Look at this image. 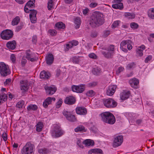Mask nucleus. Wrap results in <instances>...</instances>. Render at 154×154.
<instances>
[{
  "instance_id": "1",
  "label": "nucleus",
  "mask_w": 154,
  "mask_h": 154,
  "mask_svg": "<svg viewBox=\"0 0 154 154\" xmlns=\"http://www.w3.org/2000/svg\"><path fill=\"white\" fill-rule=\"evenodd\" d=\"M104 22L103 14L99 12H96L91 16L89 24L92 27H96L102 25Z\"/></svg>"
},
{
  "instance_id": "2",
  "label": "nucleus",
  "mask_w": 154,
  "mask_h": 154,
  "mask_svg": "<svg viewBox=\"0 0 154 154\" xmlns=\"http://www.w3.org/2000/svg\"><path fill=\"white\" fill-rule=\"evenodd\" d=\"M101 120L104 123L112 125L116 121L114 115L109 112H105L100 115Z\"/></svg>"
},
{
  "instance_id": "3",
  "label": "nucleus",
  "mask_w": 154,
  "mask_h": 154,
  "mask_svg": "<svg viewBox=\"0 0 154 154\" xmlns=\"http://www.w3.org/2000/svg\"><path fill=\"white\" fill-rule=\"evenodd\" d=\"M54 127V129L51 132V134L53 137H58L63 135V132L61 129L59 125H55Z\"/></svg>"
},
{
  "instance_id": "4",
  "label": "nucleus",
  "mask_w": 154,
  "mask_h": 154,
  "mask_svg": "<svg viewBox=\"0 0 154 154\" xmlns=\"http://www.w3.org/2000/svg\"><path fill=\"white\" fill-rule=\"evenodd\" d=\"M103 103L104 105L108 108L115 107L117 104V103L111 98L103 99Z\"/></svg>"
},
{
  "instance_id": "5",
  "label": "nucleus",
  "mask_w": 154,
  "mask_h": 154,
  "mask_svg": "<svg viewBox=\"0 0 154 154\" xmlns=\"http://www.w3.org/2000/svg\"><path fill=\"white\" fill-rule=\"evenodd\" d=\"M13 35V32L11 30L6 29L2 32L1 34V36L2 39L8 40L11 38Z\"/></svg>"
},
{
  "instance_id": "6",
  "label": "nucleus",
  "mask_w": 154,
  "mask_h": 154,
  "mask_svg": "<svg viewBox=\"0 0 154 154\" xmlns=\"http://www.w3.org/2000/svg\"><path fill=\"white\" fill-rule=\"evenodd\" d=\"M85 85L81 84L79 85H73L71 87L72 91L77 93H82L85 89Z\"/></svg>"
},
{
  "instance_id": "7",
  "label": "nucleus",
  "mask_w": 154,
  "mask_h": 154,
  "mask_svg": "<svg viewBox=\"0 0 154 154\" xmlns=\"http://www.w3.org/2000/svg\"><path fill=\"white\" fill-rule=\"evenodd\" d=\"M63 115L67 120L71 122H75L76 121L75 116L73 115L70 112L64 110L63 112Z\"/></svg>"
},
{
  "instance_id": "8",
  "label": "nucleus",
  "mask_w": 154,
  "mask_h": 154,
  "mask_svg": "<svg viewBox=\"0 0 154 154\" xmlns=\"http://www.w3.org/2000/svg\"><path fill=\"white\" fill-rule=\"evenodd\" d=\"M123 137L122 135H116L114 137L113 146L117 147L120 146L123 142Z\"/></svg>"
},
{
  "instance_id": "9",
  "label": "nucleus",
  "mask_w": 154,
  "mask_h": 154,
  "mask_svg": "<svg viewBox=\"0 0 154 154\" xmlns=\"http://www.w3.org/2000/svg\"><path fill=\"white\" fill-rule=\"evenodd\" d=\"M37 12L35 10H29V20L32 23H35L37 21L36 15Z\"/></svg>"
},
{
  "instance_id": "10",
  "label": "nucleus",
  "mask_w": 154,
  "mask_h": 154,
  "mask_svg": "<svg viewBox=\"0 0 154 154\" xmlns=\"http://www.w3.org/2000/svg\"><path fill=\"white\" fill-rule=\"evenodd\" d=\"M20 88L23 92H26L28 89V81L27 80H24L20 82Z\"/></svg>"
},
{
  "instance_id": "11",
  "label": "nucleus",
  "mask_w": 154,
  "mask_h": 154,
  "mask_svg": "<svg viewBox=\"0 0 154 154\" xmlns=\"http://www.w3.org/2000/svg\"><path fill=\"white\" fill-rule=\"evenodd\" d=\"M46 93L48 95L54 94L57 91V88L54 86H45V87Z\"/></svg>"
},
{
  "instance_id": "12",
  "label": "nucleus",
  "mask_w": 154,
  "mask_h": 154,
  "mask_svg": "<svg viewBox=\"0 0 154 154\" xmlns=\"http://www.w3.org/2000/svg\"><path fill=\"white\" fill-rule=\"evenodd\" d=\"M117 86L115 85H109L107 90L106 94L107 95L111 96L116 91Z\"/></svg>"
},
{
  "instance_id": "13",
  "label": "nucleus",
  "mask_w": 154,
  "mask_h": 154,
  "mask_svg": "<svg viewBox=\"0 0 154 154\" xmlns=\"http://www.w3.org/2000/svg\"><path fill=\"white\" fill-rule=\"evenodd\" d=\"M75 98L72 96L66 97L64 100L65 103L68 105L73 104L75 103Z\"/></svg>"
},
{
  "instance_id": "14",
  "label": "nucleus",
  "mask_w": 154,
  "mask_h": 154,
  "mask_svg": "<svg viewBox=\"0 0 154 154\" xmlns=\"http://www.w3.org/2000/svg\"><path fill=\"white\" fill-rule=\"evenodd\" d=\"M76 113L79 115H85L87 113L86 109L84 107H78L75 109Z\"/></svg>"
},
{
  "instance_id": "15",
  "label": "nucleus",
  "mask_w": 154,
  "mask_h": 154,
  "mask_svg": "<svg viewBox=\"0 0 154 154\" xmlns=\"http://www.w3.org/2000/svg\"><path fill=\"white\" fill-rule=\"evenodd\" d=\"M122 0H115V4L112 5V7L116 9H121L123 8V5L121 2Z\"/></svg>"
},
{
  "instance_id": "16",
  "label": "nucleus",
  "mask_w": 154,
  "mask_h": 154,
  "mask_svg": "<svg viewBox=\"0 0 154 154\" xmlns=\"http://www.w3.org/2000/svg\"><path fill=\"white\" fill-rule=\"evenodd\" d=\"M129 83L132 87L136 88L139 83V81L135 78H133L129 81Z\"/></svg>"
},
{
  "instance_id": "17",
  "label": "nucleus",
  "mask_w": 154,
  "mask_h": 154,
  "mask_svg": "<svg viewBox=\"0 0 154 154\" xmlns=\"http://www.w3.org/2000/svg\"><path fill=\"white\" fill-rule=\"evenodd\" d=\"M55 98L54 97H48L46 98L43 102V105L44 107L46 108L48 107V106L51 103L52 101H54Z\"/></svg>"
},
{
  "instance_id": "18",
  "label": "nucleus",
  "mask_w": 154,
  "mask_h": 154,
  "mask_svg": "<svg viewBox=\"0 0 154 154\" xmlns=\"http://www.w3.org/2000/svg\"><path fill=\"white\" fill-rule=\"evenodd\" d=\"M78 44V42L75 40H73L69 42L66 45V47L65 50L66 51H68L69 49L72 48L73 46H75Z\"/></svg>"
},
{
  "instance_id": "19",
  "label": "nucleus",
  "mask_w": 154,
  "mask_h": 154,
  "mask_svg": "<svg viewBox=\"0 0 154 154\" xmlns=\"http://www.w3.org/2000/svg\"><path fill=\"white\" fill-rule=\"evenodd\" d=\"M130 91H124L121 94V99L122 100H124L128 98L130 96Z\"/></svg>"
},
{
  "instance_id": "20",
  "label": "nucleus",
  "mask_w": 154,
  "mask_h": 154,
  "mask_svg": "<svg viewBox=\"0 0 154 154\" xmlns=\"http://www.w3.org/2000/svg\"><path fill=\"white\" fill-rule=\"evenodd\" d=\"M54 58L53 55L51 54H47L46 56V60L47 63L48 65L51 64L54 61Z\"/></svg>"
},
{
  "instance_id": "21",
  "label": "nucleus",
  "mask_w": 154,
  "mask_h": 154,
  "mask_svg": "<svg viewBox=\"0 0 154 154\" xmlns=\"http://www.w3.org/2000/svg\"><path fill=\"white\" fill-rule=\"evenodd\" d=\"M6 46L8 48L11 50H14L16 46V42L14 40L9 41L7 43Z\"/></svg>"
},
{
  "instance_id": "22",
  "label": "nucleus",
  "mask_w": 154,
  "mask_h": 154,
  "mask_svg": "<svg viewBox=\"0 0 154 154\" xmlns=\"http://www.w3.org/2000/svg\"><path fill=\"white\" fill-rule=\"evenodd\" d=\"M128 40L122 41L120 44V48L122 51L127 53L128 51L126 48V45H127Z\"/></svg>"
},
{
  "instance_id": "23",
  "label": "nucleus",
  "mask_w": 154,
  "mask_h": 154,
  "mask_svg": "<svg viewBox=\"0 0 154 154\" xmlns=\"http://www.w3.org/2000/svg\"><path fill=\"white\" fill-rule=\"evenodd\" d=\"M0 73L2 76H6L10 73L9 68H0Z\"/></svg>"
},
{
  "instance_id": "24",
  "label": "nucleus",
  "mask_w": 154,
  "mask_h": 154,
  "mask_svg": "<svg viewBox=\"0 0 154 154\" xmlns=\"http://www.w3.org/2000/svg\"><path fill=\"white\" fill-rule=\"evenodd\" d=\"M22 154H29V142H27L21 150Z\"/></svg>"
},
{
  "instance_id": "25",
  "label": "nucleus",
  "mask_w": 154,
  "mask_h": 154,
  "mask_svg": "<svg viewBox=\"0 0 154 154\" xmlns=\"http://www.w3.org/2000/svg\"><path fill=\"white\" fill-rule=\"evenodd\" d=\"M50 75V74L49 72L43 71L40 73V77L42 79H48L49 78Z\"/></svg>"
},
{
  "instance_id": "26",
  "label": "nucleus",
  "mask_w": 154,
  "mask_h": 154,
  "mask_svg": "<svg viewBox=\"0 0 154 154\" xmlns=\"http://www.w3.org/2000/svg\"><path fill=\"white\" fill-rule=\"evenodd\" d=\"M38 152L41 154H48L51 152V150L44 148L38 149Z\"/></svg>"
},
{
  "instance_id": "27",
  "label": "nucleus",
  "mask_w": 154,
  "mask_h": 154,
  "mask_svg": "<svg viewBox=\"0 0 154 154\" xmlns=\"http://www.w3.org/2000/svg\"><path fill=\"white\" fill-rule=\"evenodd\" d=\"M74 23L75 25V28L76 29H78L81 25V20L80 18L79 17H77L74 20Z\"/></svg>"
},
{
  "instance_id": "28",
  "label": "nucleus",
  "mask_w": 154,
  "mask_h": 154,
  "mask_svg": "<svg viewBox=\"0 0 154 154\" xmlns=\"http://www.w3.org/2000/svg\"><path fill=\"white\" fill-rule=\"evenodd\" d=\"M83 144H85L86 146H88L90 145H93L94 144V141L90 139H86L82 142Z\"/></svg>"
},
{
  "instance_id": "29",
  "label": "nucleus",
  "mask_w": 154,
  "mask_h": 154,
  "mask_svg": "<svg viewBox=\"0 0 154 154\" xmlns=\"http://www.w3.org/2000/svg\"><path fill=\"white\" fill-rule=\"evenodd\" d=\"M93 74L96 75H100L101 72V71L100 68H93L92 70Z\"/></svg>"
},
{
  "instance_id": "30",
  "label": "nucleus",
  "mask_w": 154,
  "mask_h": 154,
  "mask_svg": "<svg viewBox=\"0 0 154 154\" xmlns=\"http://www.w3.org/2000/svg\"><path fill=\"white\" fill-rule=\"evenodd\" d=\"M75 131L76 132H85L86 131L84 126L79 125L75 129Z\"/></svg>"
},
{
  "instance_id": "31",
  "label": "nucleus",
  "mask_w": 154,
  "mask_h": 154,
  "mask_svg": "<svg viewBox=\"0 0 154 154\" xmlns=\"http://www.w3.org/2000/svg\"><path fill=\"white\" fill-rule=\"evenodd\" d=\"M124 16L125 17L128 19H132L135 18V14L134 13L126 12L125 13Z\"/></svg>"
},
{
  "instance_id": "32",
  "label": "nucleus",
  "mask_w": 154,
  "mask_h": 154,
  "mask_svg": "<svg viewBox=\"0 0 154 154\" xmlns=\"http://www.w3.org/2000/svg\"><path fill=\"white\" fill-rule=\"evenodd\" d=\"M149 17L154 19V8H151L149 10L148 12Z\"/></svg>"
},
{
  "instance_id": "33",
  "label": "nucleus",
  "mask_w": 154,
  "mask_h": 154,
  "mask_svg": "<svg viewBox=\"0 0 154 154\" xmlns=\"http://www.w3.org/2000/svg\"><path fill=\"white\" fill-rule=\"evenodd\" d=\"M56 27L58 29H64L65 28V25L62 22H59L55 25Z\"/></svg>"
},
{
  "instance_id": "34",
  "label": "nucleus",
  "mask_w": 154,
  "mask_h": 154,
  "mask_svg": "<svg viewBox=\"0 0 154 154\" xmlns=\"http://www.w3.org/2000/svg\"><path fill=\"white\" fill-rule=\"evenodd\" d=\"M20 21V18L18 16H17L12 20L11 22L13 26H15L18 24Z\"/></svg>"
},
{
  "instance_id": "35",
  "label": "nucleus",
  "mask_w": 154,
  "mask_h": 154,
  "mask_svg": "<svg viewBox=\"0 0 154 154\" xmlns=\"http://www.w3.org/2000/svg\"><path fill=\"white\" fill-rule=\"evenodd\" d=\"M103 54L105 57L107 58H109L113 56V53L108 51L107 50L106 51L103 52Z\"/></svg>"
},
{
  "instance_id": "36",
  "label": "nucleus",
  "mask_w": 154,
  "mask_h": 154,
  "mask_svg": "<svg viewBox=\"0 0 154 154\" xmlns=\"http://www.w3.org/2000/svg\"><path fill=\"white\" fill-rule=\"evenodd\" d=\"M7 97L6 94H2L0 95V103H3L7 99Z\"/></svg>"
},
{
  "instance_id": "37",
  "label": "nucleus",
  "mask_w": 154,
  "mask_h": 154,
  "mask_svg": "<svg viewBox=\"0 0 154 154\" xmlns=\"http://www.w3.org/2000/svg\"><path fill=\"white\" fill-rule=\"evenodd\" d=\"M95 92L92 90L88 91L86 92V94L88 97H92L95 94Z\"/></svg>"
},
{
  "instance_id": "38",
  "label": "nucleus",
  "mask_w": 154,
  "mask_h": 154,
  "mask_svg": "<svg viewBox=\"0 0 154 154\" xmlns=\"http://www.w3.org/2000/svg\"><path fill=\"white\" fill-rule=\"evenodd\" d=\"M97 84L98 83L97 82H93L87 84V86L88 88H93L97 85Z\"/></svg>"
},
{
  "instance_id": "39",
  "label": "nucleus",
  "mask_w": 154,
  "mask_h": 154,
  "mask_svg": "<svg viewBox=\"0 0 154 154\" xmlns=\"http://www.w3.org/2000/svg\"><path fill=\"white\" fill-rule=\"evenodd\" d=\"M43 124L41 122H39L36 125V131L38 132L41 131L43 127Z\"/></svg>"
},
{
  "instance_id": "40",
  "label": "nucleus",
  "mask_w": 154,
  "mask_h": 154,
  "mask_svg": "<svg viewBox=\"0 0 154 154\" xmlns=\"http://www.w3.org/2000/svg\"><path fill=\"white\" fill-rule=\"evenodd\" d=\"M133 42L132 41L128 39V42L127 43V49L130 50L132 48Z\"/></svg>"
},
{
  "instance_id": "41",
  "label": "nucleus",
  "mask_w": 154,
  "mask_h": 154,
  "mask_svg": "<svg viewBox=\"0 0 154 154\" xmlns=\"http://www.w3.org/2000/svg\"><path fill=\"white\" fill-rule=\"evenodd\" d=\"M53 0H48V8L49 10H51L53 8Z\"/></svg>"
},
{
  "instance_id": "42",
  "label": "nucleus",
  "mask_w": 154,
  "mask_h": 154,
  "mask_svg": "<svg viewBox=\"0 0 154 154\" xmlns=\"http://www.w3.org/2000/svg\"><path fill=\"white\" fill-rule=\"evenodd\" d=\"M130 27L133 29H137L138 27V25L136 23L132 22L130 23Z\"/></svg>"
},
{
  "instance_id": "43",
  "label": "nucleus",
  "mask_w": 154,
  "mask_h": 154,
  "mask_svg": "<svg viewBox=\"0 0 154 154\" xmlns=\"http://www.w3.org/2000/svg\"><path fill=\"white\" fill-rule=\"evenodd\" d=\"M94 154H103L102 150L100 149H93Z\"/></svg>"
},
{
  "instance_id": "44",
  "label": "nucleus",
  "mask_w": 154,
  "mask_h": 154,
  "mask_svg": "<svg viewBox=\"0 0 154 154\" xmlns=\"http://www.w3.org/2000/svg\"><path fill=\"white\" fill-rule=\"evenodd\" d=\"M120 22L119 21L117 20L114 21L112 24V27L113 29L117 27L120 23Z\"/></svg>"
},
{
  "instance_id": "45",
  "label": "nucleus",
  "mask_w": 154,
  "mask_h": 154,
  "mask_svg": "<svg viewBox=\"0 0 154 154\" xmlns=\"http://www.w3.org/2000/svg\"><path fill=\"white\" fill-rule=\"evenodd\" d=\"M107 50L108 51L114 54V45H110L108 47Z\"/></svg>"
},
{
  "instance_id": "46",
  "label": "nucleus",
  "mask_w": 154,
  "mask_h": 154,
  "mask_svg": "<svg viewBox=\"0 0 154 154\" xmlns=\"http://www.w3.org/2000/svg\"><path fill=\"white\" fill-rule=\"evenodd\" d=\"M143 50L139 48H137L136 50L137 55L139 57H141L143 55Z\"/></svg>"
},
{
  "instance_id": "47",
  "label": "nucleus",
  "mask_w": 154,
  "mask_h": 154,
  "mask_svg": "<svg viewBox=\"0 0 154 154\" xmlns=\"http://www.w3.org/2000/svg\"><path fill=\"white\" fill-rule=\"evenodd\" d=\"M48 33L51 36H55L57 34V32L55 29H49L48 31Z\"/></svg>"
},
{
  "instance_id": "48",
  "label": "nucleus",
  "mask_w": 154,
  "mask_h": 154,
  "mask_svg": "<svg viewBox=\"0 0 154 154\" xmlns=\"http://www.w3.org/2000/svg\"><path fill=\"white\" fill-rule=\"evenodd\" d=\"M24 105L23 101H20L18 102L16 104V107L18 108H22Z\"/></svg>"
},
{
  "instance_id": "49",
  "label": "nucleus",
  "mask_w": 154,
  "mask_h": 154,
  "mask_svg": "<svg viewBox=\"0 0 154 154\" xmlns=\"http://www.w3.org/2000/svg\"><path fill=\"white\" fill-rule=\"evenodd\" d=\"M63 102V101L62 99L60 98L58 101L56 105V107L57 108H59L62 105Z\"/></svg>"
},
{
  "instance_id": "50",
  "label": "nucleus",
  "mask_w": 154,
  "mask_h": 154,
  "mask_svg": "<svg viewBox=\"0 0 154 154\" xmlns=\"http://www.w3.org/2000/svg\"><path fill=\"white\" fill-rule=\"evenodd\" d=\"M38 107L36 105L30 104L29 105V110H32L33 111L36 110L37 109Z\"/></svg>"
},
{
  "instance_id": "51",
  "label": "nucleus",
  "mask_w": 154,
  "mask_h": 154,
  "mask_svg": "<svg viewBox=\"0 0 154 154\" xmlns=\"http://www.w3.org/2000/svg\"><path fill=\"white\" fill-rule=\"evenodd\" d=\"M29 1L26 3L24 9V11L26 13H29Z\"/></svg>"
},
{
  "instance_id": "52",
  "label": "nucleus",
  "mask_w": 154,
  "mask_h": 154,
  "mask_svg": "<svg viewBox=\"0 0 154 154\" xmlns=\"http://www.w3.org/2000/svg\"><path fill=\"white\" fill-rule=\"evenodd\" d=\"M35 149L34 146L33 144H31L29 146V154L33 153V151Z\"/></svg>"
},
{
  "instance_id": "53",
  "label": "nucleus",
  "mask_w": 154,
  "mask_h": 154,
  "mask_svg": "<svg viewBox=\"0 0 154 154\" xmlns=\"http://www.w3.org/2000/svg\"><path fill=\"white\" fill-rule=\"evenodd\" d=\"M35 0H29V7L34 8L35 7Z\"/></svg>"
},
{
  "instance_id": "54",
  "label": "nucleus",
  "mask_w": 154,
  "mask_h": 154,
  "mask_svg": "<svg viewBox=\"0 0 154 154\" xmlns=\"http://www.w3.org/2000/svg\"><path fill=\"white\" fill-rule=\"evenodd\" d=\"M136 64L133 62H131L128 65V67H133L136 66Z\"/></svg>"
},
{
  "instance_id": "55",
  "label": "nucleus",
  "mask_w": 154,
  "mask_h": 154,
  "mask_svg": "<svg viewBox=\"0 0 154 154\" xmlns=\"http://www.w3.org/2000/svg\"><path fill=\"white\" fill-rule=\"evenodd\" d=\"M88 56L89 57L93 59H96L97 57L96 55L94 53L90 54H89Z\"/></svg>"
},
{
  "instance_id": "56",
  "label": "nucleus",
  "mask_w": 154,
  "mask_h": 154,
  "mask_svg": "<svg viewBox=\"0 0 154 154\" xmlns=\"http://www.w3.org/2000/svg\"><path fill=\"white\" fill-rule=\"evenodd\" d=\"M23 26V23H20L19 26L16 27V31L17 32H19L22 29Z\"/></svg>"
},
{
  "instance_id": "57",
  "label": "nucleus",
  "mask_w": 154,
  "mask_h": 154,
  "mask_svg": "<svg viewBox=\"0 0 154 154\" xmlns=\"http://www.w3.org/2000/svg\"><path fill=\"white\" fill-rule=\"evenodd\" d=\"M77 143L79 146L80 147V148H83V146L82 145V144L83 143H81V141L80 139H78V140L77 141Z\"/></svg>"
},
{
  "instance_id": "58",
  "label": "nucleus",
  "mask_w": 154,
  "mask_h": 154,
  "mask_svg": "<svg viewBox=\"0 0 154 154\" xmlns=\"http://www.w3.org/2000/svg\"><path fill=\"white\" fill-rule=\"evenodd\" d=\"M37 36L36 35H34L33 36L32 39V42L34 44H35L37 41Z\"/></svg>"
},
{
  "instance_id": "59",
  "label": "nucleus",
  "mask_w": 154,
  "mask_h": 154,
  "mask_svg": "<svg viewBox=\"0 0 154 154\" xmlns=\"http://www.w3.org/2000/svg\"><path fill=\"white\" fill-rule=\"evenodd\" d=\"M124 69V68H117L116 70V74L119 75L121 72H122Z\"/></svg>"
},
{
  "instance_id": "60",
  "label": "nucleus",
  "mask_w": 154,
  "mask_h": 154,
  "mask_svg": "<svg viewBox=\"0 0 154 154\" xmlns=\"http://www.w3.org/2000/svg\"><path fill=\"white\" fill-rule=\"evenodd\" d=\"M27 62L26 60L23 57L22 58L21 60V65L22 66H24Z\"/></svg>"
},
{
  "instance_id": "61",
  "label": "nucleus",
  "mask_w": 154,
  "mask_h": 154,
  "mask_svg": "<svg viewBox=\"0 0 154 154\" xmlns=\"http://www.w3.org/2000/svg\"><path fill=\"white\" fill-rule=\"evenodd\" d=\"M97 35V32L96 31H92L91 34V37L93 38L96 37Z\"/></svg>"
},
{
  "instance_id": "62",
  "label": "nucleus",
  "mask_w": 154,
  "mask_h": 154,
  "mask_svg": "<svg viewBox=\"0 0 154 154\" xmlns=\"http://www.w3.org/2000/svg\"><path fill=\"white\" fill-rule=\"evenodd\" d=\"M2 137L5 141H6L7 139V135L6 133L4 132L2 135Z\"/></svg>"
},
{
  "instance_id": "63",
  "label": "nucleus",
  "mask_w": 154,
  "mask_h": 154,
  "mask_svg": "<svg viewBox=\"0 0 154 154\" xmlns=\"http://www.w3.org/2000/svg\"><path fill=\"white\" fill-rule=\"evenodd\" d=\"M10 58L13 63L15 62L16 60V57L14 54H12L10 57Z\"/></svg>"
},
{
  "instance_id": "64",
  "label": "nucleus",
  "mask_w": 154,
  "mask_h": 154,
  "mask_svg": "<svg viewBox=\"0 0 154 154\" xmlns=\"http://www.w3.org/2000/svg\"><path fill=\"white\" fill-rule=\"evenodd\" d=\"M79 58L76 57H73L72 58V62L75 63H77L79 62Z\"/></svg>"
}]
</instances>
